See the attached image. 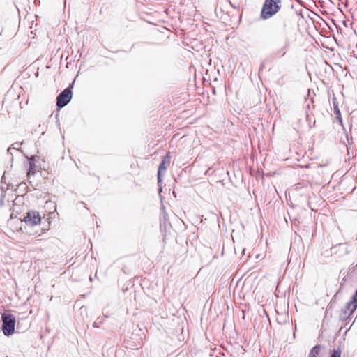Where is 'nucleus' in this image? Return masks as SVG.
Returning <instances> with one entry per match:
<instances>
[{"mask_svg": "<svg viewBox=\"0 0 357 357\" xmlns=\"http://www.w3.org/2000/svg\"><path fill=\"white\" fill-rule=\"evenodd\" d=\"M5 174H6V172H4L3 175L1 177V183H5L6 182L5 181V180H6Z\"/></svg>", "mask_w": 357, "mask_h": 357, "instance_id": "412c9836", "label": "nucleus"}, {"mask_svg": "<svg viewBox=\"0 0 357 357\" xmlns=\"http://www.w3.org/2000/svg\"><path fill=\"white\" fill-rule=\"evenodd\" d=\"M22 144V142H16L15 143H13L8 149H7V153L10 154V160H13V153H10V150L11 149H15V150H19L21 145Z\"/></svg>", "mask_w": 357, "mask_h": 357, "instance_id": "9b49d317", "label": "nucleus"}, {"mask_svg": "<svg viewBox=\"0 0 357 357\" xmlns=\"http://www.w3.org/2000/svg\"><path fill=\"white\" fill-rule=\"evenodd\" d=\"M1 323V329L5 336L10 337L15 333L16 318L13 314L7 312L2 313Z\"/></svg>", "mask_w": 357, "mask_h": 357, "instance_id": "7ed1b4c3", "label": "nucleus"}, {"mask_svg": "<svg viewBox=\"0 0 357 357\" xmlns=\"http://www.w3.org/2000/svg\"><path fill=\"white\" fill-rule=\"evenodd\" d=\"M171 155L170 153L167 152L166 155L163 157L162 161L160 162L157 172V180H158V185L159 192L162 191V175L165 174L167 167L170 164Z\"/></svg>", "mask_w": 357, "mask_h": 357, "instance_id": "39448f33", "label": "nucleus"}, {"mask_svg": "<svg viewBox=\"0 0 357 357\" xmlns=\"http://www.w3.org/2000/svg\"><path fill=\"white\" fill-rule=\"evenodd\" d=\"M23 221L28 226H35L41 222V217L39 213L36 211H29L26 213Z\"/></svg>", "mask_w": 357, "mask_h": 357, "instance_id": "423d86ee", "label": "nucleus"}, {"mask_svg": "<svg viewBox=\"0 0 357 357\" xmlns=\"http://www.w3.org/2000/svg\"><path fill=\"white\" fill-rule=\"evenodd\" d=\"M347 152L349 153V146H347Z\"/></svg>", "mask_w": 357, "mask_h": 357, "instance_id": "cd10ccee", "label": "nucleus"}, {"mask_svg": "<svg viewBox=\"0 0 357 357\" xmlns=\"http://www.w3.org/2000/svg\"><path fill=\"white\" fill-rule=\"evenodd\" d=\"M356 269V266H354V264H351V265L349 266V268L348 273H349L350 275H352L353 273H355Z\"/></svg>", "mask_w": 357, "mask_h": 357, "instance_id": "f3484780", "label": "nucleus"}, {"mask_svg": "<svg viewBox=\"0 0 357 357\" xmlns=\"http://www.w3.org/2000/svg\"><path fill=\"white\" fill-rule=\"evenodd\" d=\"M275 22L278 24L276 26L277 34L284 40V45L280 49L273 52V57L277 59L282 58L285 55L287 50L289 47V39L287 34V18L279 15L278 17L275 19Z\"/></svg>", "mask_w": 357, "mask_h": 357, "instance_id": "f257e3e1", "label": "nucleus"}, {"mask_svg": "<svg viewBox=\"0 0 357 357\" xmlns=\"http://www.w3.org/2000/svg\"><path fill=\"white\" fill-rule=\"evenodd\" d=\"M290 219H291V221H293V222H296V221L297 220L296 218H294V219H291V218H290Z\"/></svg>", "mask_w": 357, "mask_h": 357, "instance_id": "393cba45", "label": "nucleus"}, {"mask_svg": "<svg viewBox=\"0 0 357 357\" xmlns=\"http://www.w3.org/2000/svg\"><path fill=\"white\" fill-rule=\"evenodd\" d=\"M281 8L282 0H264L260 11V18L268 20L275 15Z\"/></svg>", "mask_w": 357, "mask_h": 357, "instance_id": "f03ea898", "label": "nucleus"}, {"mask_svg": "<svg viewBox=\"0 0 357 357\" xmlns=\"http://www.w3.org/2000/svg\"><path fill=\"white\" fill-rule=\"evenodd\" d=\"M107 317V316H105L104 317H98L96 321L93 324V326L94 328H99L100 326L102 324L104 319Z\"/></svg>", "mask_w": 357, "mask_h": 357, "instance_id": "ddd939ff", "label": "nucleus"}, {"mask_svg": "<svg viewBox=\"0 0 357 357\" xmlns=\"http://www.w3.org/2000/svg\"><path fill=\"white\" fill-rule=\"evenodd\" d=\"M346 282H347V278H346V277H344V278L342 279L341 282L345 283Z\"/></svg>", "mask_w": 357, "mask_h": 357, "instance_id": "b1692460", "label": "nucleus"}, {"mask_svg": "<svg viewBox=\"0 0 357 357\" xmlns=\"http://www.w3.org/2000/svg\"><path fill=\"white\" fill-rule=\"evenodd\" d=\"M350 299L355 302V303H357V289L355 290Z\"/></svg>", "mask_w": 357, "mask_h": 357, "instance_id": "a211bd4d", "label": "nucleus"}, {"mask_svg": "<svg viewBox=\"0 0 357 357\" xmlns=\"http://www.w3.org/2000/svg\"><path fill=\"white\" fill-rule=\"evenodd\" d=\"M333 110L334 114L336 115V119L337 121L342 125V118L341 116V112L338 106V102L336 100V98L333 97Z\"/></svg>", "mask_w": 357, "mask_h": 357, "instance_id": "1a4fd4ad", "label": "nucleus"}, {"mask_svg": "<svg viewBox=\"0 0 357 357\" xmlns=\"http://www.w3.org/2000/svg\"><path fill=\"white\" fill-rule=\"evenodd\" d=\"M329 357H341V350L340 347L333 349V350L331 352Z\"/></svg>", "mask_w": 357, "mask_h": 357, "instance_id": "4468645a", "label": "nucleus"}, {"mask_svg": "<svg viewBox=\"0 0 357 357\" xmlns=\"http://www.w3.org/2000/svg\"><path fill=\"white\" fill-rule=\"evenodd\" d=\"M343 129L344 130V132L346 134V138H347L349 145H352L354 144L352 136L349 135L348 132L346 131L344 128Z\"/></svg>", "mask_w": 357, "mask_h": 357, "instance_id": "2eb2a0df", "label": "nucleus"}, {"mask_svg": "<svg viewBox=\"0 0 357 357\" xmlns=\"http://www.w3.org/2000/svg\"><path fill=\"white\" fill-rule=\"evenodd\" d=\"M29 163V167L27 169L28 176L33 174L34 175L36 171V160L34 156H26Z\"/></svg>", "mask_w": 357, "mask_h": 357, "instance_id": "6e6552de", "label": "nucleus"}, {"mask_svg": "<svg viewBox=\"0 0 357 357\" xmlns=\"http://www.w3.org/2000/svg\"><path fill=\"white\" fill-rule=\"evenodd\" d=\"M3 197H4L3 195V196H1V200H0V204H1V206H3Z\"/></svg>", "mask_w": 357, "mask_h": 357, "instance_id": "4be33fe9", "label": "nucleus"}, {"mask_svg": "<svg viewBox=\"0 0 357 357\" xmlns=\"http://www.w3.org/2000/svg\"><path fill=\"white\" fill-rule=\"evenodd\" d=\"M229 3H230V5H231L233 8H236H236H238L239 7V5H238H238L233 4L231 1H229Z\"/></svg>", "mask_w": 357, "mask_h": 357, "instance_id": "aec40b11", "label": "nucleus"}, {"mask_svg": "<svg viewBox=\"0 0 357 357\" xmlns=\"http://www.w3.org/2000/svg\"><path fill=\"white\" fill-rule=\"evenodd\" d=\"M357 309V303H355L352 300H349L345 305L344 307L342 310L343 314L346 315L347 313L353 314Z\"/></svg>", "mask_w": 357, "mask_h": 357, "instance_id": "0eeeda50", "label": "nucleus"}, {"mask_svg": "<svg viewBox=\"0 0 357 357\" xmlns=\"http://www.w3.org/2000/svg\"><path fill=\"white\" fill-rule=\"evenodd\" d=\"M22 185H26V183H22L19 185V186H22Z\"/></svg>", "mask_w": 357, "mask_h": 357, "instance_id": "a878e982", "label": "nucleus"}, {"mask_svg": "<svg viewBox=\"0 0 357 357\" xmlns=\"http://www.w3.org/2000/svg\"><path fill=\"white\" fill-rule=\"evenodd\" d=\"M352 315L353 314H349V313H347L346 315H344L343 312L341 311L340 314V320L342 322L343 324L347 325L350 321Z\"/></svg>", "mask_w": 357, "mask_h": 357, "instance_id": "f8f14e48", "label": "nucleus"}, {"mask_svg": "<svg viewBox=\"0 0 357 357\" xmlns=\"http://www.w3.org/2000/svg\"><path fill=\"white\" fill-rule=\"evenodd\" d=\"M264 63H261V65H260V67H259V70L260 71L261 70H262V69H263V68H264Z\"/></svg>", "mask_w": 357, "mask_h": 357, "instance_id": "5701e85b", "label": "nucleus"}, {"mask_svg": "<svg viewBox=\"0 0 357 357\" xmlns=\"http://www.w3.org/2000/svg\"><path fill=\"white\" fill-rule=\"evenodd\" d=\"M321 345L316 344L311 349L307 357H319Z\"/></svg>", "mask_w": 357, "mask_h": 357, "instance_id": "9d476101", "label": "nucleus"}, {"mask_svg": "<svg viewBox=\"0 0 357 357\" xmlns=\"http://www.w3.org/2000/svg\"><path fill=\"white\" fill-rule=\"evenodd\" d=\"M74 82L69 84L56 97V108L58 110L66 106L73 98V88Z\"/></svg>", "mask_w": 357, "mask_h": 357, "instance_id": "20e7f679", "label": "nucleus"}, {"mask_svg": "<svg viewBox=\"0 0 357 357\" xmlns=\"http://www.w3.org/2000/svg\"><path fill=\"white\" fill-rule=\"evenodd\" d=\"M82 203L84 205V207H85L86 208H86V203H84V202H82Z\"/></svg>", "mask_w": 357, "mask_h": 357, "instance_id": "bb28decb", "label": "nucleus"}, {"mask_svg": "<svg viewBox=\"0 0 357 357\" xmlns=\"http://www.w3.org/2000/svg\"><path fill=\"white\" fill-rule=\"evenodd\" d=\"M344 283L340 282V289L337 291L340 292L344 288Z\"/></svg>", "mask_w": 357, "mask_h": 357, "instance_id": "6ab92c4d", "label": "nucleus"}, {"mask_svg": "<svg viewBox=\"0 0 357 357\" xmlns=\"http://www.w3.org/2000/svg\"><path fill=\"white\" fill-rule=\"evenodd\" d=\"M338 294H339V291H337V292L335 293V294L333 296V298H332V299H331V302H330V304L328 305V308L326 309V312H327V311H328V309L332 308V305H331V303H332L333 302H335V298H336V296H337V295Z\"/></svg>", "mask_w": 357, "mask_h": 357, "instance_id": "dca6fc26", "label": "nucleus"}]
</instances>
